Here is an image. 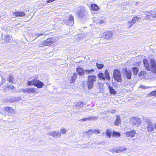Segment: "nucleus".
<instances>
[{"label":"nucleus","instance_id":"1","mask_svg":"<svg viewBox=\"0 0 156 156\" xmlns=\"http://www.w3.org/2000/svg\"><path fill=\"white\" fill-rule=\"evenodd\" d=\"M78 10L76 14L79 18L84 19L87 18L88 17V12L85 7L80 6L78 8Z\"/></svg>","mask_w":156,"mask_h":156},{"label":"nucleus","instance_id":"2","mask_svg":"<svg viewBox=\"0 0 156 156\" xmlns=\"http://www.w3.org/2000/svg\"><path fill=\"white\" fill-rule=\"evenodd\" d=\"M96 76L94 75H92L88 76L87 85L89 90L93 88L94 82L96 81Z\"/></svg>","mask_w":156,"mask_h":156},{"label":"nucleus","instance_id":"3","mask_svg":"<svg viewBox=\"0 0 156 156\" xmlns=\"http://www.w3.org/2000/svg\"><path fill=\"white\" fill-rule=\"evenodd\" d=\"M147 126L146 129L147 132L151 133L155 129V124L153 123L151 120L147 119L146 120Z\"/></svg>","mask_w":156,"mask_h":156},{"label":"nucleus","instance_id":"4","mask_svg":"<svg viewBox=\"0 0 156 156\" xmlns=\"http://www.w3.org/2000/svg\"><path fill=\"white\" fill-rule=\"evenodd\" d=\"M113 76L115 80L118 82H121L122 81L121 75L120 71L118 69H115L113 72Z\"/></svg>","mask_w":156,"mask_h":156},{"label":"nucleus","instance_id":"5","mask_svg":"<svg viewBox=\"0 0 156 156\" xmlns=\"http://www.w3.org/2000/svg\"><path fill=\"white\" fill-rule=\"evenodd\" d=\"M35 88L34 87H30L25 89H22L20 90L19 92L20 93L22 92L27 94H29L31 93L34 94H38V92L35 90Z\"/></svg>","mask_w":156,"mask_h":156},{"label":"nucleus","instance_id":"6","mask_svg":"<svg viewBox=\"0 0 156 156\" xmlns=\"http://www.w3.org/2000/svg\"><path fill=\"white\" fill-rule=\"evenodd\" d=\"M141 119L138 117H133L131 119L130 122L132 125L136 126H140L141 123Z\"/></svg>","mask_w":156,"mask_h":156},{"label":"nucleus","instance_id":"7","mask_svg":"<svg viewBox=\"0 0 156 156\" xmlns=\"http://www.w3.org/2000/svg\"><path fill=\"white\" fill-rule=\"evenodd\" d=\"M140 19V18L136 16L135 17H133L132 20H129L127 22V25L128 27L130 28L133 24L136 23V21H138Z\"/></svg>","mask_w":156,"mask_h":156},{"label":"nucleus","instance_id":"8","mask_svg":"<svg viewBox=\"0 0 156 156\" xmlns=\"http://www.w3.org/2000/svg\"><path fill=\"white\" fill-rule=\"evenodd\" d=\"M57 40L56 37H52L48 38L44 41V44L46 46H49L52 43L57 41Z\"/></svg>","mask_w":156,"mask_h":156},{"label":"nucleus","instance_id":"9","mask_svg":"<svg viewBox=\"0 0 156 156\" xmlns=\"http://www.w3.org/2000/svg\"><path fill=\"white\" fill-rule=\"evenodd\" d=\"M64 23L67 25L72 26L74 24V19L72 16H69L68 18L63 20Z\"/></svg>","mask_w":156,"mask_h":156},{"label":"nucleus","instance_id":"10","mask_svg":"<svg viewBox=\"0 0 156 156\" xmlns=\"http://www.w3.org/2000/svg\"><path fill=\"white\" fill-rule=\"evenodd\" d=\"M147 13H149L150 14H147L145 16V18L146 19L151 20V17L156 19V10L152 11L150 12H147Z\"/></svg>","mask_w":156,"mask_h":156},{"label":"nucleus","instance_id":"11","mask_svg":"<svg viewBox=\"0 0 156 156\" xmlns=\"http://www.w3.org/2000/svg\"><path fill=\"white\" fill-rule=\"evenodd\" d=\"M123 76L124 77H126L128 79H130L131 78L132 72L130 70H128L126 68L124 69Z\"/></svg>","mask_w":156,"mask_h":156},{"label":"nucleus","instance_id":"12","mask_svg":"<svg viewBox=\"0 0 156 156\" xmlns=\"http://www.w3.org/2000/svg\"><path fill=\"white\" fill-rule=\"evenodd\" d=\"M124 133L127 137H133L135 136L136 133L135 131L133 130L130 131H126Z\"/></svg>","mask_w":156,"mask_h":156},{"label":"nucleus","instance_id":"13","mask_svg":"<svg viewBox=\"0 0 156 156\" xmlns=\"http://www.w3.org/2000/svg\"><path fill=\"white\" fill-rule=\"evenodd\" d=\"M12 14L14 15V16L15 17H23L25 16V13L24 12L20 11V12H12Z\"/></svg>","mask_w":156,"mask_h":156},{"label":"nucleus","instance_id":"14","mask_svg":"<svg viewBox=\"0 0 156 156\" xmlns=\"http://www.w3.org/2000/svg\"><path fill=\"white\" fill-rule=\"evenodd\" d=\"M5 111L10 114H13L15 113L14 109L12 108L9 107H5Z\"/></svg>","mask_w":156,"mask_h":156},{"label":"nucleus","instance_id":"15","mask_svg":"<svg viewBox=\"0 0 156 156\" xmlns=\"http://www.w3.org/2000/svg\"><path fill=\"white\" fill-rule=\"evenodd\" d=\"M44 85V83L41 81L39 80H35L34 86L37 87L38 88L42 87Z\"/></svg>","mask_w":156,"mask_h":156},{"label":"nucleus","instance_id":"16","mask_svg":"<svg viewBox=\"0 0 156 156\" xmlns=\"http://www.w3.org/2000/svg\"><path fill=\"white\" fill-rule=\"evenodd\" d=\"M76 70L80 75L84 74L85 70L80 66H79L77 68H76Z\"/></svg>","mask_w":156,"mask_h":156},{"label":"nucleus","instance_id":"17","mask_svg":"<svg viewBox=\"0 0 156 156\" xmlns=\"http://www.w3.org/2000/svg\"><path fill=\"white\" fill-rule=\"evenodd\" d=\"M90 132H91V133L93 134L94 133H95L96 134H98L99 133H100V131L98 129H96L95 130H92V129H89V130L87 132H85L84 133L85 135H86L85 134L86 133H88Z\"/></svg>","mask_w":156,"mask_h":156},{"label":"nucleus","instance_id":"18","mask_svg":"<svg viewBox=\"0 0 156 156\" xmlns=\"http://www.w3.org/2000/svg\"><path fill=\"white\" fill-rule=\"evenodd\" d=\"M98 118V117L94 116L92 117H90L87 118H84L83 119H81L79 120L80 121L83 122L86 121L87 120H93V119H96Z\"/></svg>","mask_w":156,"mask_h":156},{"label":"nucleus","instance_id":"19","mask_svg":"<svg viewBox=\"0 0 156 156\" xmlns=\"http://www.w3.org/2000/svg\"><path fill=\"white\" fill-rule=\"evenodd\" d=\"M112 33L111 32L108 31L105 33V36L103 37H104L105 38L108 39L110 38L111 37H112Z\"/></svg>","mask_w":156,"mask_h":156},{"label":"nucleus","instance_id":"20","mask_svg":"<svg viewBox=\"0 0 156 156\" xmlns=\"http://www.w3.org/2000/svg\"><path fill=\"white\" fill-rule=\"evenodd\" d=\"M104 76L105 77V79H106L107 80H109L110 79V76L108 71L107 70H105V71Z\"/></svg>","mask_w":156,"mask_h":156},{"label":"nucleus","instance_id":"21","mask_svg":"<svg viewBox=\"0 0 156 156\" xmlns=\"http://www.w3.org/2000/svg\"><path fill=\"white\" fill-rule=\"evenodd\" d=\"M4 37L5 41L7 43H9L12 39L11 37L8 34H6Z\"/></svg>","mask_w":156,"mask_h":156},{"label":"nucleus","instance_id":"22","mask_svg":"<svg viewBox=\"0 0 156 156\" xmlns=\"http://www.w3.org/2000/svg\"><path fill=\"white\" fill-rule=\"evenodd\" d=\"M53 137L55 138H57L58 137L61 136L60 133L59 132H56L55 131H53Z\"/></svg>","mask_w":156,"mask_h":156},{"label":"nucleus","instance_id":"23","mask_svg":"<svg viewBox=\"0 0 156 156\" xmlns=\"http://www.w3.org/2000/svg\"><path fill=\"white\" fill-rule=\"evenodd\" d=\"M127 149L124 147H120L118 148L117 150L116 153H119L123 151H126Z\"/></svg>","mask_w":156,"mask_h":156},{"label":"nucleus","instance_id":"24","mask_svg":"<svg viewBox=\"0 0 156 156\" xmlns=\"http://www.w3.org/2000/svg\"><path fill=\"white\" fill-rule=\"evenodd\" d=\"M148 70H150L153 73H156V67L149 66V68L147 69Z\"/></svg>","mask_w":156,"mask_h":156},{"label":"nucleus","instance_id":"25","mask_svg":"<svg viewBox=\"0 0 156 156\" xmlns=\"http://www.w3.org/2000/svg\"><path fill=\"white\" fill-rule=\"evenodd\" d=\"M91 7V9L93 10L97 11L99 9V7L95 4H92Z\"/></svg>","mask_w":156,"mask_h":156},{"label":"nucleus","instance_id":"26","mask_svg":"<svg viewBox=\"0 0 156 156\" xmlns=\"http://www.w3.org/2000/svg\"><path fill=\"white\" fill-rule=\"evenodd\" d=\"M143 63L144 66L147 70V69L149 68V67L147 60L146 59H144L143 60Z\"/></svg>","mask_w":156,"mask_h":156},{"label":"nucleus","instance_id":"27","mask_svg":"<svg viewBox=\"0 0 156 156\" xmlns=\"http://www.w3.org/2000/svg\"><path fill=\"white\" fill-rule=\"evenodd\" d=\"M77 74L76 73H74L73 76H71V81L72 83H74L77 77Z\"/></svg>","mask_w":156,"mask_h":156},{"label":"nucleus","instance_id":"28","mask_svg":"<svg viewBox=\"0 0 156 156\" xmlns=\"http://www.w3.org/2000/svg\"><path fill=\"white\" fill-rule=\"evenodd\" d=\"M121 119L120 117L118 116H117L115 122V125L116 126H118L119 125Z\"/></svg>","mask_w":156,"mask_h":156},{"label":"nucleus","instance_id":"29","mask_svg":"<svg viewBox=\"0 0 156 156\" xmlns=\"http://www.w3.org/2000/svg\"><path fill=\"white\" fill-rule=\"evenodd\" d=\"M76 106L79 108H82L83 105V102L79 101L76 102Z\"/></svg>","mask_w":156,"mask_h":156},{"label":"nucleus","instance_id":"30","mask_svg":"<svg viewBox=\"0 0 156 156\" xmlns=\"http://www.w3.org/2000/svg\"><path fill=\"white\" fill-rule=\"evenodd\" d=\"M108 88L111 94H113L114 95L116 94V91L113 88L112 86H109L108 87Z\"/></svg>","mask_w":156,"mask_h":156},{"label":"nucleus","instance_id":"31","mask_svg":"<svg viewBox=\"0 0 156 156\" xmlns=\"http://www.w3.org/2000/svg\"><path fill=\"white\" fill-rule=\"evenodd\" d=\"M98 77L100 78V80H105V78L104 74L102 73H100L98 75Z\"/></svg>","mask_w":156,"mask_h":156},{"label":"nucleus","instance_id":"32","mask_svg":"<svg viewBox=\"0 0 156 156\" xmlns=\"http://www.w3.org/2000/svg\"><path fill=\"white\" fill-rule=\"evenodd\" d=\"M150 66L156 67V62L154 59H151L150 60Z\"/></svg>","mask_w":156,"mask_h":156},{"label":"nucleus","instance_id":"33","mask_svg":"<svg viewBox=\"0 0 156 156\" xmlns=\"http://www.w3.org/2000/svg\"><path fill=\"white\" fill-rule=\"evenodd\" d=\"M145 74V73L144 71H141L139 74V77L141 79H143Z\"/></svg>","mask_w":156,"mask_h":156},{"label":"nucleus","instance_id":"34","mask_svg":"<svg viewBox=\"0 0 156 156\" xmlns=\"http://www.w3.org/2000/svg\"><path fill=\"white\" fill-rule=\"evenodd\" d=\"M132 70L133 71V74L134 75H136L138 72V69L136 67H133L132 69Z\"/></svg>","mask_w":156,"mask_h":156},{"label":"nucleus","instance_id":"35","mask_svg":"<svg viewBox=\"0 0 156 156\" xmlns=\"http://www.w3.org/2000/svg\"><path fill=\"white\" fill-rule=\"evenodd\" d=\"M21 98L20 97L17 98H13L11 100V102H14L16 101H18L21 100Z\"/></svg>","mask_w":156,"mask_h":156},{"label":"nucleus","instance_id":"36","mask_svg":"<svg viewBox=\"0 0 156 156\" xmlns=\"http://www.w3.org/2000/svg\"><path fill=\"white\" fill-rule=\"evenodd\" d=\"M112 133V131L110 129H108L106 133V136L109 138L111 137Z\"/></svg>","mask_w":156,"mask_h":156},{"label":"nucleus","instance_id":"37","mask_svg":"<svg viewBox=\"0 0 156 156\" xmlns=\"http://www.w3.org/2000/svg\"><path fill=\"white\" fill-rule=\"evenodd\" d=\"M35 80H33L31 81H28L27 82V84L28 86H30L33 85H35Z\"/></svg>","mask_w":156,"mask_h":156},{"label":"nucleus","instance_id":"38","mask_svg":"<svg viewBox=\"0 0 156 156\" xmlns=\"http://www.w3.org/2000/svg\"><path fill=\"white\" fill-rule=\"evenodd\" d=\"M94 71V69H87L85 70V72L86 74H90L93 73Z\"/></svg>","mask_w":156,"mask_h":156},{"label":"nucleus","instance_id":"39","mask_svg":"<svg viewBox=\"0 0 156 156\" xmlns=\"http://www.w3.org/2000/svg\"><path fill=\"white\" fill-rule=\"evenodd\" d=\"M96 66L98 69H102L104 67V65L102 64H99L98 62L96 63Z\"/></svg>","mask_w":156,"mask_h":156},{"label":"nucleus","instance_id":"40","mask_svg":"<svg viewBox=\"0 0 156 156\" xmlns=\"http://www.w3.org/2000/svg\"><path fill=\"white\" fill-rule=\"evenodd\" d=\"M14 79V78L12 75H9V76L8 80L9 82H13V80Z\"/></svg>","mask_w":156,"mask_h":156},{"label":"nucleus","instance_id":"41","mask_svg":"<svg viewBox=\"0 0 156 156\" xmlns=\"http://www.w3.org/2000/svg\"><path fill=\"white\" fill-rule=\"evenodd\" d=\"M112 135L114 136H120V134L119 133L113 131Z\"/></svg>","mask_w":156,"mask_h":156},{"label":"nucleus","instance_id":"42","mask_svg":"<svg viewBox=\"0 0 156 156\" xmlns=\"http://www.w3.org/2000/svg\"><path fill=\"white\" fill-rule=\"evenodd\" d=\"M67 131V130L63 128H62L60 129V131L63 134H65Z\"/></svg>","mask_w":156,"mask_h":156},{"label":"nucleus","instance_id":"43","mask_svg":"<svg viewBox=\"0 0 156 156\" xmlns=\"http://www.w3.org/2000/svg\"><path fill=\"white\" fill-rule=\"evenodd\" d=\"M44 34H45V33L43 32L42 33L38 34H35V35L36 36H36V38H35V39H37L38 37H40L41 36L44 35Z\"/></svg>","mask_w":156,"mask_h":156},{"label":"nucleus","instance_id":"44","mask_svg":"<svg viewBox=\"0 0 156 156\" xmlns=\"http://www.w3.org/2000/svg\"><path fill=\"white\" fill-rule=\"evenodd\" d=\"M149 95L150 96H155L156 97V90L151 92L150 93Z\"/></svg>","mask_w":156,"mask_h":156},{"label":"nucleus","instance_id":"45","mask_svg":"<svg viewBox=\"0 0 156 156\" xmlns=\"http://www.w3.org/2000/svg\"><path fill=\"white\" fill-rule=\"evenodd\" d=\"M117 149H114L110 150V151L112 152V153H116Z\"/></svg>","mask_w":156,"mask_h":156},{"label":"nucleus","instance_id":"46","mask_svg":"<svg viewBox=\"0 0 156 156\" xmlns=\"http://www.w3.org/2000/svg\"><path fill=\"white\" fill-rule=\"evenodd\" d=\"M7 87L9 90H13V89L14 88V87L13 86H7Z\"/></svg>","mask_w":156,"mask_h":156},{"label":"nucleus","instance_id":"47","mask_svg":"<svg viewBox=\"0 0 156 156\" xmlns=\"http://www.w3.org/2000/svg\"><path fill=\"white\" fill-rule=\"evenodd\" d=\"M44 41H43L41 43L39 44V46L40 47H42L46 46L45 45H44Z\"/></svg>","mask_w":156,"mask_h":156},{"label":"nucleus","instance_id":"48","mask_svg":"<svg viewBox=\"0 0 156 156\" xmlns=\"http://www.w3.org/2000/svg\"><path fill=\"white\" fill-rule=\"evenodd\" d=\"M53 131L51 132H48L47 133V135L48 136H53Z\"/></svg>","mask_w":156,"mask_h":156},{"label":"nucleus","instance_id":"49","mask_svg":"<svg viewBox=\"0 0 156 156\" xmlns=\"http://www.w3.org/2000/svg\"><path fill=\"white\" fill-rule=\"evenodd\" d=\"M104 21L102 20H98V21L97 22V23L98 24H101L104 23Z\"/></svg>","mask_w":156,"mask_h":156},{"label":"nucleus","instance_id":"50","mask_svg":"<svg viewBox=\"0 0 156 156\" xmlns=\"http://www.w3.org/2000/svg\"><path fill=\"white\" fill-rule=\"evenodd\" d=\"M108 112L112 113H114L116 112V110L115 109H113L112 110H110V111H108Z\"/></svg>","mask_w":156,"mask_h":156},{"label":"nucleus","instance_id":"51","mask_svg":"<svg viewBox=\"0 0 156 156\" xmlns=\"http://www.w3.org/2000/svg\"><path fill=\"white\" fill-rule=\"evenodd\" d=\"M140 88H143V89H146V88H147V87H145L144 86H143V85H140Z\"/></svg>","mask_w":156,"mask_h":156}]
</instances>
